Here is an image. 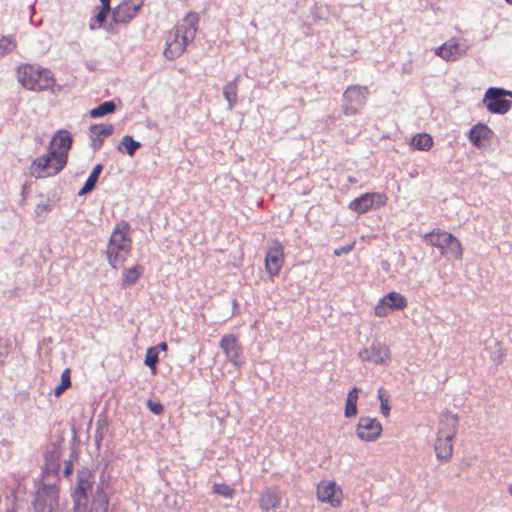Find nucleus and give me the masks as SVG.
I'll return each mask as SVG.
<instances>
[{"label": "nucleus", "instance_id": "obj_1", "mask_svg": "<svg viewBox=\"0 0 512 512\" xmlns=\"http://www.w3.org/2000/svg\"><path fill=\"white\" fill-rule=\"evenodd\" d=\"M72 138L67 131L59 130L51 140L48 154L37 157L30 167L31 175L40 178L58 174L67 163Z\"/></svg>", "mask_w": 512, "mask_h": 512}, {"label": "nucleus", "instance_id": "obj_2", "mask_svg": "<svg viewBox=\"0 0 512 512\" xmlns=\"http://www.w3.org/2000/svg\"><path fill=\"white\" fill-rule=\"evenodd\" d=\"M199 23V15L189 12L184 19L175 26L166 39L164 55L167 59L173 60L179 57L186 49V46L195 38Z\"/></svg>", "mask_w": 512, "mask_h": 512}, {"label": "nucleus", "instance_id": "obj_3", "mask_svg": "<svg viewBox=\"0 0 512 512\" xmlns=\"http://www.w3.org/2000/svg\"><path fill=\"white\" fill-rule=\"evenodd\" d=\"M17 79L24 88L32 91L47 90L55 82L50 70L30 64H23L18 67Z\"/></svg>", "mask_w": 512, "mask_h": 512}, {"label": "nucleus", "instance_id": "obj_4", "mask_svg": "<svg viewBox=\"0 0 512 512\" xmlns=\"http://www.w3.org/2000/svg\"><path fill=\"white\" fill-rule=\"evenodd\" d=\"M458 418L453 414H444L440 420L435 452L438 459L448 460L453 453V439L457 432Z\"/></svg>", "mask_w": 512, "mask_h": 512}, {"label": "nucleus", "instance_id": "obj_5", "mask_svg": "<svg viewBox=\"0 0 512 512\" xmlns=\"http://www.w3.org/2000/svg\"><path fill=\"white\" fill-rule=\"evenodd\" d=\"M424 240L431 246L437 247L441 255H451L455 259H461L463 249L460 241L451 233L442 230H433L424 235Z\"/></svg>", "mask_w": 512, "mask_h": 512}, {"label": "nucleus", "instance_id": "obj_6", "mask_svg": "<svg viewBox=\"0 0 512 512\" xmlns=\"http://www.w3.org/2000/svg\"><path fill=\"white\" fill-rule=\"evenodd\" d=\"M369 90L366 86H348L343 94V112L345 115L357 114L367 103Z\"/></svg>", "mask_w": 512, "mask_h": 512}, {"label": "nucleus", "instance_id": "obj_7", "mask_svg": "<svg viewBox=\"0 0 512 512\" xmlns=\"http://www.w3.org/2000/svg\"><path fill=\"white\" fill-rule=\"evenodd\" d=\"M506 90L503 88L491 87L483 97V104L492 114H505L511 109V101L504 99Z\"/></svg>", "mask_w": 512, "mask_h": 512}, {"label": "nucleus", "instance_id": "obj_8", "mask_svg": "<svg viewBox=\"0 0 512 512\" xmlns=\"http://www.w3.org/2000/svg\"><path fill=\"white\" fill-rule=\"evenodd\" d=\"M317 499L320 502L328 503L332 507H340L343 501V491L335 481L322 480L316 487Z\"/></svg>", "mask_w": 512, "mask_h": 512}, {"label": "nucleus", "instance_id": "obj_9", "mask_svg": "<svg viewBox=\"0 0 512 512\" xmlns=\"http://www.w3.org/2000/svg\"><path fill=\"white\" fill-rule=\"evenodd\" d=\"M284 248L278 240H271L267 244L265 256V269L270 276H276L284 263Z\"/></svg>", "mask_w": 512, "mask_h": 512}, {"label": "nucleus", "instance_id": "obj_10", "mask_svg": "<svg viewBox=\"0 0 512 512\" xmlns=\"http://www.w3.org/2000/svg\"><path fill=\"white\" fill-rule=\"evenodd\" d=\"M358 357L363 362H371L377 365H387L391 360L390 348L381 342H373L368 348L359 351Z\"/></svg>", "mask_w": 512, "mask_h": 512}, {"label": "nucleus", "instance_id": "obj_11", "mask_svg": "<svg viewBox=\"0 0 512 512\" xmlns=\"http://www.w3.org/2000/svg\"><path fill=\"white\" fill-rule=\"evenodd\" d=\"M408 301L405 296L398 292H389L383 296L375 306V315L385 317L393 310H402L407 307Z\"/></svg>", "mask_w": 512, "mask_h": 512}, {"label": "nucleus", "instance_id": "obj_12", "mask_svg": "<svg viewBox=\"0 0 512 512\" xmlns=\"http://www.w3.org/2000/svg\"><path fill=\"white\" fill-rule=\"evenodd\" d=\"M387 202V197L384 194L380 193H365L360 197L354 199L349 203V209L352 211L363 214L370 210L374 204L377 207L384 206Z\"/></svg>", "mask_w": 512, "mask_h": 512}, {"label": "nucleus", "instance_id": "obj_13", "mask_svg": "<svg viewBox=\"0 0 512 512\" xmlns=\"http://www.w3.org/2000/svg\"><path fill=\"white\" fill-rule=\"evenodd\" d=\"M94 477L91 471L83 469L78 471L77 484L72 494L74 505H82L86 502L88 493L92 490Z\"/></svg>", "mask_w": 512, "mask_h": 512}, {"label": "nucleus", "instance_id": "obj_14", "mask_svg": "<svg viewBox=\"0 0 512 512\" xmlns=\"http://www.w3.org/2000/svg\"><path fill=\"white\" fill-rule=\"evenodd\" d=\"M144 0H124L113 10V20L115 23H128L139 12L143 6Z\"/></svg>", "mask_w": 512, "mask_h": 512}, {"label": "nucleus", "instance_id": "obj_15", "mask_svg": "<svg viewBox=\"0 0 512 512\" xmlns=\"http://www.w3.org/2000/svg\"><path fill=\"white\" fill-rule=\"evenodd\" d=\"M357 436L363 441H374L382 433V425L376 418L361 417L357 428Z\"/></svg>", "mask_w": 512, "mask_h": 512}, {"label": "nucleus", "instance_id": "obj_16", "mask_svg": "<svg viewBox=\"0 0 512 512\" xmlns=\"http://www.w3.org/2000/svg\"><path fill=\"white\" fill-rule=\"evenodd\" d=\"M219 346L229 362L235 366L241 364V344L237 336L234 334L224 335L219 342Z\"/></svg>", "mask_w": 512, "mask_h": 512}, {"label": "nucleus", "instance_id": "obj_17", "mask_svg": "<svg viewBox=\"0 0 512 512\" xmlns=\"http://www.w3.org/2000/svg\"><path fill=\"white\" fill-rule=\"evenodd\" d=\"M468 45L449 40L435 49V54L445 61H456L466 55Z\"/></svg>", "mask_w": 512, "mask_h": 512}, {"label": "nucleus", "instance_id": "obj_18", "mask_svg": "<svg viewBox=\"0 0 512 512\" xmlns=\"http://www.w3.org/2000/svg\"><path fill=\"white\" fill-rule=\"evenodd\" d=\"M281 493L276 488L265 489L259 498V506L263 511L277 509L281 503Z\"/></svg>", "mask_w": 512, "mask_h": 512}, {"label": "nucleus", "instance_id": "obj_19", "mask_svg": "<svg viewBox=\"0 0 512 512\" xmlns=\"http://www.w3.org/2000/svg\"><path fill=\"white\" fill-rule=\"evenodd\" d=\"M130 252L129 248H125L121 245L108 244L107 247V258L109 264L114 268H120Z\"/></svg>", "mask_w": 512, "mask_h": 512}, {"label": "nucleus", "instance_id": "obj_20", "mask_svg": "<svg viewBox=\"0 0 512 512\" xmlns=\"http://www.w3.org/2000/svg\"><path fill=\"white\" fill-rule=\"evenodd\" d=\"M130 227L128 223L121 222L113 230L109 243L121 245L125 248H131V239L129 238Z\"/></svg>", "mask_w": 512, "mask_h": 512}, {"label": "nucleus", "instance_id": "obj_21", "mask_svg": "<svg viewBox=\"0 0 512 512\" xmlns=\"http://www.w3.org/2000/svg\"><path fill=\"white\" fill-rule=\"evenodd\" d=\"M239 76H236L232 81L228 82L223 87V96L228 102V109L232 110L237 102V89H238Z\"/></svg>", "mask_w": 512, "mask_h": 512}, {"label": "nucleus", "instance_id": "obj_22", "mask_svg": "<svg viewBox=\"0 0 512 512\" xmlns=\"http://www.w3.org/2000/svg\"><path fill=\"white\" fill-rule=\"evenodd\" d=\"M489 133H490L489 127L485 124L479 123L470 129L468 138L473 145L479 146L481 143V140L486 139L488 137Z\"/></svg>", "mask_w": 512, "mask_h": 512}, {"label": "nucleus", "instance_id": "obj_23", "mask_svg": "<svg viewBox=\"0 0 512 512\" xmlns=\"http://www.w3.org/2000/svg\"><path fill=\"white\" fill-rule=\"evenodd\" d=\"M411 145L417 150L428 151L433 146V139L427 133H419L412 138Z\"/></svg>", "mask_w": 512, "mask_h": 512}, {"label": "nucleus", "instance_id": "obj_24", "mask_svg": "<svg viewBox=\"0 0 512 512\" xmlns=\"http://www.w3.org/2000/svg\"><path fill=\"white\" fill-rule=\"evenodd\" d=\"M144 268L141 265H135L124 272L122 280V287H127L135 284L140 276L143 274Z\"/></svg>", "mask_w": 512, "mask_h": 512}, {"label": "nucleus", "instance_id": "obj_25", "mask_svg": "<svg viewBox=\"0 0 512 512\" xmlns=\"http://www.w3.org/2000/svg\"><path fill=\"white\" fill-rule=\"evenodd\" d=\"M102 171V165L101 164H97L91 174L89 175L88 179L86 180L84 186L81 188V190L79 191V195L82 196V195H85L87 194L88 192H90L94 187H95V184L98 180V177L100 175Z\"/></svg>", "mask_w": 512, "mask_h": 512}, {"label": "nucleus", "instance_id": "obj_26", "mask_svg": "<svg viewBox=\"0 0 512 512\" xmlns=\"http://www.w3.org/2000/svg\"><path fill=\"white\" fill-rule=\"evenodd\" d=\"M359 389L351 390L346 399L345 416L353 417L357 414V400Z\"/></svg>", "mask_w": 512, "mask_h": 512}, {"label": "nucleus", "instance_id": "obj_27", "mask_svg": "<svg viewBox=\"0 0 512 512\" xmlns=\"http://www.w3.org/2000/svg\"><path fill=\"white\" fill-rule=\"evenodd\" d=\"M141 146L140 142L135 141L132 136L125 135L122 137L120 144L118 145L117 149L119 151H122V148H124L129 156H133L136 152V150Z\"/></svg>", "mask_w": 512, "mask_h": 512}, {"label": "nucleus", "instance_id": "obj_28", "mask_svg": "<svg viewBox=\"0 0 512 512\" xmlns=\"http://www.w3.org/2000/svg\"><path fill=\"white\" fill-rule=\"evenodd\" d=\"M116 109V105L113 101H106L96 108L90 111V116L92 118H100L107 114L113 113Z\"/></svg>", "mask_w": 512, "mask_h": 512}, {"label": "nucleus", "instance_id": "obj_29", "mask_svg": "<svg viewBox=\"0 0 512 512\" xmlns=\"http://www.w3.org/2000/svg\"><path fill=\"white\" fill-rule=\"evenodd\" d=\"M93 136L99 138L110 136L113 133L114 127L112 124H94L89 128Z\"/></svg>", "mask_w": 512, "mask_h": 512}, {"label": "nucleus", "instance_id": "obj_30", "mask_svg": "<svg viewBox=\"0 0 512 512\" xmlns=\"http://www.w3.org/2000/svg\"><path fill=\"white\" fill-rule=\"evenodd\" d=\"M109 11L110 10H104L103 6H101L99 8V11L96 14V16L94 18H92L90 21V24H89L90 29L95 30V29L101 27L106 19V15Z\"/></svg>", "mask_w": 512, "mask_h": 512}, {"label": "nucleus", "instance_id": "obj_31", "mask_svg": "<svg viewBox=\"0 0 512 512\" xmlns=\"http://www.w3.org/2000/svg\"><path fill=\"white\" fill-rule=\"evenodd\" d=\"M159 360V353L157 352V348L150 347L147 349L144 363L151 369L155 368L156 363Z\"/></svg>", "mask_w": 512, "mask_h": 512}, {"label": "nucleus", "instance_id": "obj_32", "mask_svg": "<svg viewBox=\"0 0 512 512\" xmlns=\"http://www.w3.org/2000/svg\"><path fill=\"white\" fill-rule=\"evenodd\" d=\"M212 488L214 493L222 495L226 498H232L234 494V490L226 484H214Z\"/></svg>", "mask_w": 512, "mask_h": 512}, {"label": "nucleus", "instance_id": "obj_33", "mask_svg": "<svg viewBox=\"0 0 512 512\" xmlns=\"http://www.w3.org/2000/svg\"><path fill=\"white\" fill-rule=\"evenodd\" d=\"M15 47V41L13 37L6 36L0 39V49L4 52L10 51Z\"/></svg>", "mask_w": 512, "mask_h": 512}, {"label": "nucleus", "instance_id": "obj_34", "mask_svg": "<svg viewBox=\"0 0 512 512\" xmlns=\"http://www.w3.org/2000/svg\"><path fill=\"white\" fill-rule=\"evenodd\" d=\"M147 407L156 415H161L164 411V408L160 402L153 401L151 399L147 401Z\"/></svg>", "mask_w": 512, "mask_h": 512}, {"label": "nucleus", "instance_id": "obj_35", "mask_svg": "<svg viewBox=\"0 0 512 512\" xmlns=\"http://www.w3.org/2000/svg\"><path fill=\"white\" fill-rule=\"evenodd\" d=\"M353 248H354V244H348L346 246H341L334 250V255L341 256L342 254H347V253L351 252L353 250Z\"/></svg>", "mask_w": 512, "mask_h": 512}, {"label": "nucleus", "instance_id": "obj_36", "mask_svg": "<svg viewBox=\"0 0 512 512\" xmlns=\"http://www.w3.org/2000/svg\"><path fill=\"white\" fill-rule=\"evenodd\" d=\"M379 397L381 399V412L384 416H388L390 407L388 405V400L383 398L381 390H379Z\"/></svg>", "mask_w": 512, "mask_h": 512}, {"label": "nucleus", "instance_id": "obj_37", "mask_svg": "<svg viewBox=\"0 0 512 512\" xmlns=\"http://www.w3.org/2000/svg\"><path fill=\"white\" fill-rule=\"evenodd\" d=\"M60 384H71L70 369L67 368L62 372Z\"/></svg>", "mask_w": 512, "mask_h": 512}, {"label": "nucleus", "instance_id": "obj_38", "mask_svg": "<svg viewBox=\"0 0 512 512\" xmlns=\"http://www.w3.org/2000/svg\"><path fill=\"white\" fill-rule=\"evenodd\" d=\"M49 211V205L46 203L38 204L35 208V213L41 215Z\"/></svg>", "mask_w": 512, "mask_h": 512}, {"label": "nucleus", "instance_id": "obj_39", "mask_svg": "<svg viewBox=\"0 0 512 512\" xmlns=\"http://www.w3.org/2000/svg\"><path fill=\"white\" fill-rule=\"evenodd\" d=\"M73 471V464L71 461H65L64 475L65 477H69Z\"/></svg>", "mask_w": 512, "mask_h": 512}, {"label": "nucleus", "instance_id": "obj_40", "mask_svg": "<svg viewBox=\"0 0 512 512\" xmlns=\"http://www.w3.org/2000/svg\"><path fill=\"white\" fill-rule=\"evenodd\" d=\"M102 142H103V139H102V138H99V137H97V136H94V137L92 138V144H91V145H92V147H93V149H94V150H97V149H99V148L101 147Z\"/></svg>", "mask_w": 512, "mask_h": 512}, {"label": "nucleus", "instance_id": "obj_41", "mask_svg": "<svg viewBox=\"0 0 512 512\" xmlns=\"http://www.w3.org/2000/svg\"><path fill=\"white\" fill-rule=\"evenodd\" d=\"M153 348H157V352L160 354V352H166L167 350V343L161 342L156 346H153Z\"/></svg>", "mask_w": 512, "mask_h": 512}, {"label": "nucleus", "instance_id": "obj_42", "mask_svg": "<svg viewBox=\"0 0 512 512\" xmlns=\"http://www.w3.org/2000/svg\"><path fill=\"white\" fill-rule=\"evenodd\" d=\"M69 386H56L54 390V394L56 397H59Z\"/></svg>", "mask_w": 512, "mask_h": 512}, {"label": "nucleus", "instance_id": "obj_43", "mask_svg": "<svg viewBox=\"0 0 512 512\" xmlns=\"http://www.w3.org/2000/svg\"><path fill=\"white\" fill-rule=\"evenodd\" d=\"M503 353L501 351V348L498 349L497 354L493 356V361L496 363H500L502 361Z\"/></svg>", "mask_w": 512, "mask_h": 512}, {"label": "nucleus", "instance_id": "obj_44", "mask_svg": "<svg viewBox=\"0 0 512 512\" xmlns=\"http://www.w3.org/2000/svg\"><path fill=\"white\" fill-rule=\"evenodd\" d=\"M104 10H110V0H100Z\"/></svg>", "mask_w": 512, "mask_h": 512}, {"label": "nucleus", "instance_id": "obj_45", "mask_svg": "<svg viewBox=\"0 0 512 512\" xmlns=\"http://www.w3.org/2000/svg\"><path fill=\"white\" fill-rule=\"evenodd\" d=\"M403 72L410 73L411 72V65L410 64H405L403 66Z\"/></svg>", "mask_w": 512, "mask_h": 512}, {"label": "nucleus", "instance_id": "obj_46", "mask_svg": "<svg viewBox=\"0 0 512 512\" xmlns=\"http://www.w3.org/2000/svg\"><path fill=\"white\" fill-rule=\"evenodd\" d=\"M505 96H510V97H512V91H507V90H506Z\"/></svg>", "mask_w": 512, "mask_h": 512}, {"label": "nucleus", "instance_id": "obj_47", "mask_svg": "<svg viewBox=\"0 0 512 512\" xmlns=\"http://www.w3.org/2000/svg\"><path fill=\"white\" fill-rule=\"evenodd\" d=\"M349 182H351V183H355V182H356V180H355L354 178H352V177H349Z\"/></svg>", "mask_w": 512, "mask_h": 512}, {"label": "nucleus", "instance_id": "obj_48", "mask_svg": "<svg viewBox=\"0 0 512 512\" xmlns=\"http://www.w3.org/2000/svg\"><path fill=\"white\" fill-rule=\"evenodd\" d=\"M508 490H509L510 495L512 496V484L509 486Z\"/></svg>", "mask_w": 512, "mask_h": 512}, {"label": "nucleus", "instance_id": "obj_49", "mask_svg": "<svg viewBox=\"0 0 512 512\" xmlns=\"http://www.w3.org/2000/svg\"><path fill=\"white\" fill-rule=\"evenodd\" d=\"M508 3L512 4V0H506Z\"/></svg>", "mask_w": 512, "mask_h": 512}]
</instances>
